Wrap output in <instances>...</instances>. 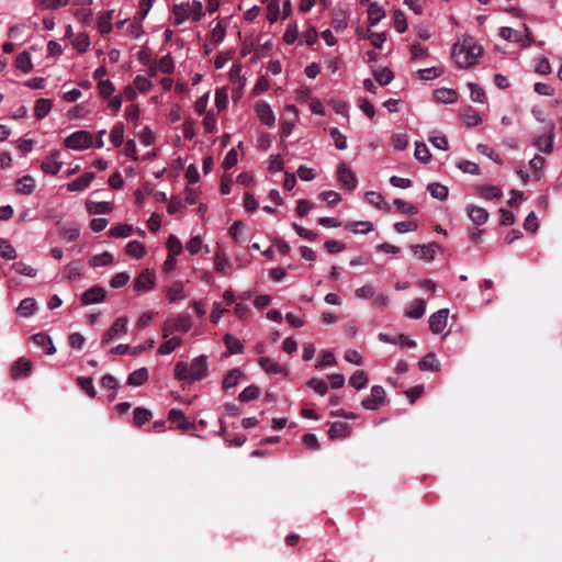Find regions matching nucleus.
<instances>
[{
	"instance_id": "1",
	"label": "nucleus",
	"mask_w": 562,
	"mask_h": 562,
	"mask_svg": "<svg viewBox=\"0 0 562 562\" xmlns=\"http://www.w3.org/2000/svg\"><path fill=\"white\" fill-rule=\"evenodd\" d=\"M482 54V47L469 35L462 36V38L454 43L452 48V58L460 68L474 66Z\"/></svg>"
},
{
	"instance_id": "2",
	"label": "nucleus",
	"mask_w": 562,
	"mask_h": 562,
	"mask_svg": "<svg viewBox=\"0 0 562 562\" xmlns=\"http://www.w3.org/2000/svg\"><path fill=\"white\" fill-rule=\"evenodd\" d=\"M207 358L199 356L190 363L180 361L175 367V376L178 380L195 382L203 380L207 374Z\"/></svg>"
},
{
	"instance_id": "3",
	"label": "nucleus",
	"mask_w": 562,
	"mask_h": 562,
	"mask_svg": "<svg viewBox=\"0 0 562 562\" xmlns=\"http://www.w3.org/2000/svg\"><path fill=\"white\" fill-rule=\"evenodd\" d=\"M175 23L182 24L187 20L199 21L203 15V4L201 1L193 0L176 4L172 9Z\"/></svg>"
},
{
	"instance_id": "4",
	"label": "nucleus",
	"mask_w": 562,
	"mask_h": 562,
	"mask_svg": "<svg viewBox=\"0 0 562 562\" xmlns=\"http://www.w3.org/2000/svg\"><path fill=\"white\" fill-rule=\"evenodd\" d=\"M66 148L71 150H86L93 146V134L89 131H76L64 139Z\"/></svg>"
},
{
	"instance_id": "5",
	"label": "nucleus",
	"mask_w": 562,
	"mask_h": 562,
	"mask_svg": "<svg viewBox=\"0 0 562 562\" xmlns=\"http://www.w3.org/2000/svg\"><path fill=\"white\" fill-rule=\"evenodd\" d=\"M191 329V319L189 314H180L169 318L164 323V338H168L173 333L186 334Z\"/></svg>"
},
{
	"instance_id": "6",
	"label": "nucleus",
	"mask_w": 562,
	"mask_h": 562,
	"mask_svg": "<svg viewBox=\"0 0 562 562\" xmlns=\"http://www.w3.org/2000/svg\"><path fill=\"white\" fill-rule=\"evenodd\" d=\"M128 317H117L112 326L103 334L102 345H108L114 339L123 337L127 333Z\"/></svg>"
},
{
	"instance_id": "7",
	"label": "nucleus",
	"mask_w": 562,
	"mask_h": 562,
	"mask_svg": "<svg viewBox=\"0 0 562 562\" xmlns=\"http://www.w3.org/2000/svg\"><path fill=\"white\" fill-rule=\"evenodd\" d=\"M409 249L419 260L430 262L434 260L436 251L440 250V246L432 241L427 245H412Z\"/></svg>"
},
{
	"instance_id": "8",
	"label": "nucleus",
	"mask_w": 562,
	"mask_h": 562,
	"mask_svg": "<svg viewBox=\"0 0 562 562\" xmlns=\"http://www.w3.org/2000/svg\"><path fill=\"white\" fill-rule=\"evenodd\" d=\"M385 400V391L381 385H374L371 387L370 396L361 402L364 409L375 411Z\"/></svg>"
},
{
	"instance_id": "9",
	"label": "nucleus",
	"mask_w": 562,
	"mask_h": 562,
	"mask_svg": "<svg viewBox=\"0 0 562 562\" xmlns=\"http://www.w3.org/2000/svg\"><path fill=\"white\" fill-rule=\"evenodd\" d=\"M258 363L260 368L268 374L277 375V374H283L288 375L289 370L284 364H281L279 361L269 358V357H261L258 359Z\"/></svg>"
},
{
	"instance_id": "10",
	"label": "nucleus",
	"mask_w": 562,
	"mask_h": 562,
	"mask_svg": "<svg viewBox=\"0 0 562 562\" xmlns=\"http://www.w3.org/2000/svg\"><path fill=\"white\" fill-rule=\"evenodd\" d=\"M449 310L441 308L436 313L431 314L429 317V328L432 334H441L448 323Z\"/></svg>"
},
{
	"instance_id": "11",
	"label": "nucleus",
	"mask_w": 562,
	"mask_h": 562,
	"mask_svg": "<svg viewBox=\"0 0 562 562\" xmlns=\"http://www.w3.org/2000/svg\"><path fill=\"white\" fill-rule=\"evenodd\" d=\"M156 277L149 269L143 270L134 282V289L137 292H147L154 289Z\"/></svg>"
},
{
	"instance_id": "12",
	"label": "nucleus",
	"mask_w": 562,
	"mask_h": 562,
	"mask_svg": "<svg viewBox=\"0 0 562 562\" xmlns=\"http://www.w3.org/2000/svg\"><path fill=\"white\" fill-rule=\"evenodd\" d=\"M106 297V291L104 288L94 285L86 290L81 294V303L83 305H91L102 303Z\"/></svg>"
},
{
	"instance_id": "13",
	"label": "nucleus",
	"mask_w": 562,
	"mask_h": 562,
	"mask_svg": "<svg viewBox=\"0 0 562 562\" xmlns=\"http://www.w3.org/2000/svg\"><path fill=\"white\" fill-rule=\"evenodd\" d=\"M338 180L347 190L352 191L357 187V179L353 171L346 165L340 164L337 169Z\"/></svg>"
},
{
	"instance_id": "14",
	"label": "nucleus",
	"mask_w": 562,
	"mask_h": 562,
	"mask_svg": "<svg viewBox=\"0 0 562 562\" xmlns=\"http://www.w3.org/2000/svg\"><path fill=\"white\" fill-rule=\"evenodd\" d=\"M553 140L554 132L553 125H551L543 135L533 138L532 145L536 146L539 150L546 154H550L553 149Z\"/></svg>"
},
{
	"instance_id": "15",
	"label": "nucleus",
	"mask_w": 562,
	"mask_h": 562,
	"mask_svg": "<svg viewBox=\"0 0 562 562\" xmlns=\"http://www.w3.org/2000/svg\"><path fill=\"white\" fill-rule=\"evenodd\" d=\"M259 121L267 126H273L276 123V115L271 106L267 102H258L255 108Z\"/></svg>"
},
{
	"instance_id": "16",
	"label": "nucleus",
	"mask_w": 562,
	"mask_h": 562,
	"mask_svg": "<svg viewBox=\"0 0 562 562\" xmlns=\"http://www.w3.org/2000/svg\"><path fill=\"white\" fill-rule=\"evenodd\" d=\"M60 151H52L42 162V170L45 173L56 175L63 167V162L59 161Z\"/></svg>"
},
{
	"instance_id": "17",
	"label": "nucleus",
	"mask_w": 562,
	"mask_h": 562,
	"mask_svg": "<svg viewBox=\"0 0 562 562\" xmlns=\"http://www.w3.org/2000/svg\"><path fill=\"white\" fill-rule=\"evenodd\" d=\"M426 311V302L423 299L413 300L405 308V316L412 319H419Z\"/></svg>"
},
{
	"instance_id": "18",
	"label": "nucleus",
	"mask_w": 562,
	"mask_h": 562,
	"mask_svg": "<svg viewBox=\"0 0 562 562\" xmlns=\"http://www.w3.org/2000/svg\"><path fill=\"white\" fill-rule=\"evenodd\" d=\"M32 363L26 358H19L11 369V376L12 379L16 380L20 378L27 376L31 372Z\"/></svg>"
},
{
	"instance_id": "19",
	"label": "nucleus",
	"mask_w": 562,
	"mask_h": 562,
	"mask_svg": "<svg viewBox=\"0 0 562 562\" xmlns=\"http://www.w3.org/2000/svg\"><path fill=\"white\" fill-rule=\"evenodd\" d=\"M166 295L170 303L183 301L187 297L184 284L181 281H175L167 288Z\"/></svg>"
},
{
	"instance_id": "20",
	"label": "nucleus",
	"mask_w": 562,
	"mask_h": 562,
	"mask_svg": "<svg viewBox=\"0 0 562 562\" xmlns=\"http://www.w3.org/2000/svg\"><path fill=\"white\" fill-rule=\"evenodd\" d=\"M468 215L474 225L481 226L488 220V212L481 206L469 205Z\"/></svg>"
},
{
	"instance_id": "21",
	"label": "nucleus",
	"mask_w": 562,
	"mask_h": 562,
	"mask_svg": "<svg viewBox=\"0 0 562 562\" xmlns=\"http://www.w3.org/2000/svg\"><path fill=\"white\" fill-rule=\"evenodd\" d=\"M86 210L89 214H108L112 212L113 204L106 201L97 202L92 200H87Z\"/></svg>"
},
{
	"instance_id": "22",
	"label": "nucleus",
	"mask_w": 562,
	"mask_h": 562,
	"mask_svg": "<svg viewBox=\"0 0 562 562\" xmlns=\"http://www.w3.org/2000/svg\"><path fill=\"white\" fill-rule=\"evenodd\" d=\"M93 178H94L93 172H87V173L74 179L72 181H70L67 184V189L70 192L82 191L89 187V184L91 183Z\"/></svg>"
},
{
	"instance_id": "23",
	"label": "nucleus",
	"mask_w": 562,
	"mask_h": 562,
	"mask_svg": "<svg viewBox=\"0 0 562 562\" xmlns=\"http://www.w3.org/2000/svg\"><path fill=\"white\" fill-rule=\"evenodd\" d=\"M31 339L35 345L44 348L46 355H54L56 352L53 340L48 335L44 333H37L34 334Z\"/></svg>"
},
{
	"instance_id": "24",
	"label": "nucleus",
	"mask_w": 562,
	"mask_h": 562,
	"mask_svg": "<svg viewBox=\"0 0 562 562\" xmlns=\"http://www.w3.org/2000/svg\"><path fill=\"white\" fill-rule=\"evenodd\" d=\"M366 200L369 204L375 206L376 209L387 213L390 212L391 207L389 203L385 201L384 196L374 191H369L366 193Z\"/></svg>"
},
{
	"instance_id": "25",
	"label": "nucleus",
	"mask_w": 562,
	"mask_h": 562,
	"mask_svg": "<svg viewBox=\"0 0 562 562\" xmlns=\"http://www.w3.org/2000/svg\"><path fill=\"white\" fill-rule=\"evenodd\" d=\"M114 262V257L109 251L93 255L89 258L88 263L92 268L106 267Z\"/></svg>"
},
{
	"instance_id": "26",
	"label": "nucleus",
	"mask_w": 562,
	"mask_h": 562,
	"mask_svg": "<svg viewBox=\"0 0 562 562\" xmlns=\"http://www.w3.org/2000/svg\"><path fill=\"white\" fill-rule=\"evenodd\" d=\"M64 276L69 281H77L83 278V267L77 262H69L64 267Z\"/></svg>"
},
{
	"instance_id": "27",
	"label": "nucleus",
	"mask_w": 562,
	"mask_h": 562,
	"mask_svg": "<svg viewBox=\"0 0 562 562\" xmlns=\"http://www.w3.org/2000/svg\"><path fill=\"white\" fill-rule=\"evenodd\" d=\"M348 25L347 12L342 9H334L331 18V26L336 32L345 30Z\"/></svg>"
},
{
	"instance_id": "28",
	"label": "nucleus",
	"mask_w": 562,
	"mask_h": 562,
	"mask_svg": "<svg viewBox=\"0 0 562 562\" xmlns=\"http://www.w3.org/2000/svg\"><path fill=\"white\" fill-rule=\"evenodd\" d=\"M175 64L172 57L167 54L162 56L159 60L156 67H154L150 71V76H155L157 71H160L162 74L169 75L173 72Z\"/></svg>"
},
{
	"instance_id": "29",
	"label": "nucleus",
	"mask_w": 562,
	"mask_h": 562,
	"mask_svg": "<svg viewBox=\"0 0 562 562\" xmlns=\"http://www.w3.org/2000/svg\"><path fill=\"white\" fill-rule=\"evenodd\" d=\"M435 99L440 103L450 104L458 100V93L453 89L440 88L435 91Z\"/></svg>"
},
{
	"instance_id": "30",
	"label": "nucleus",
	"mask_w": 562,
	"mask_h": 562,
	"mask_svg": "<svg viewBox=\"0 0 562 562\" xmlns=\"http://www.w3.org/2000/svg\"><path fill=\"white\" fill-rule=\"evenodd\" d=\"M168 418L172 422H178V428L181 429V430H189V429H194L195 426L193 423L191 422H188L183 415V413L179 409H170L169 414H168Z\"/></svg>"
},
{
	"instance_id": "31",
	"label": "nucleus",
	"mask_w": 562,
	"mask_h": 562,
	"mask_svg": "<svg viewBox=\"0 0 562 562\" xmlns=\"http://www.w3.org/2000/svg\"><path fill=\"white\" fill-rule=\"evenodd\" d=\"M36 311V301L33 297L22 300L16 307V313L22 317H30Z\"/></svg>"
},
{
	"instance_id": "32",
	"label": "nucleus",
	"mask_w": 562,
	"mask_h": 562,
	"mask_svg": "<svg viewBox=\"0 0 562 562\" xmlns=\"http://www.w3.org/2000/svg\"><path fill=\"white\" fill-rule=\"evenodd\" d=\"M114 10L103 12L98 19V31L102 34H108L112 31V20Z\"/></svg>"
},
{
	"instance_id": "33",
	"label": "nucleus",
	"mask_w": 562,
	"mask_h": 562,
	"mask_svg": "<svg viewBox=\"0 0 562 562\" xmlns=\"http://www.w3.org/2000/svg\"><path fill=\"white\" fill-rule=\"evenodd\" d=\"M148 380V370L139 368L134 370L127 378V384L131 386H140Z\"/></svg>"
},
{
	"instance_id": "34",
	"label": "nucleus",
	"mask_w": 562,
	"mask_h": 562,
	"mask_svg": "<svg viewBox=\"0 0 562 562\" xmlns=\"http://www.w3.org/2000/svg\"><path fill=\"white\" fill-rule=\"evenodd\" d=\"M350 434L349 425L342 422H336L330 425L328 435L331 439L345 438Z\"/></svg>"
},
{
	"instance_id": "35",
	"label": "nucleus",
	"mask_w": 562,
	"mask_h": 562,
	"mask_svg": "<svg viewBox=\"0 0 562 562\" xmlns=\"http://www.w3.org/2000/svg\"><path fill=\"white\" fill-rule=\"evenodd\" d=\"M35 188V180L31 176H24L20 178L15 183L18 193L31 194Z\"/></svg>"
},
{
	"instance_id": "36",
	"label": "nucleus",
	"mask_w": 562,
	"mask_h": 562,
	"mask_svg": "<svg viewBox=\"0 0 562 562\" xmlns=\"http://www.w3.org/2000/svg\"><path fill=\"white\" fill-rule=\"evenodd\" d=\"M59 232L64 239H66L67 241H74L80 235V227L75 223L65 224L60 225Z\"/></svg>"
},
{
	"instance_id": "37",
	"label": "nucleus",
	"mask_w": 562,
	"mask_h": 562,
	"mask_svg": "<svg viewBox=\"0 0 562 562\" xmlns=\"http://www.w3.org/2000/svg\"><path fill=\"white\" fill-rule=\"evenodd\" d=\"M418 368L422 371H439L440 363L435 353H428L418 362Z\"/></svg>"
},
{
	"instance_id": "38",
	"label": "nucleus",
	"mask_w": 562,
	"mask_h": 562,
	"mask_svg": "<svg viewBox=\"0 0 562 562\" xmlns=\"http://www.w3.org/2000/svg\"><path fill=\"white\" fill-rule=\"evenodd\" d=\"M224 342L227 348L226 355H238L241 353L244 350V346L236 337H234L231 334H226L224 336Z\"/></svg>"
},
{
	"instance_id": "39",
	"label": "nucleus",
	"mask_w": 562,
	"mask_h": 562,
	"mask_svg": "<svg viewBox=\"0 0 562 562\" xmlns=\"http://www.w3.org/2000/svg\"><path fill=\"white\" fill-rule=\"evenodd\" d=\"M125 252L130 257L140 259L145 255L146 249L144 244H142L140 241L132 240L127 243V245L125 246Z\"/></svg>"
},
{
	"instance_id": "40",
	"label": "nucleus",
	"mask_w": 562,
	"mask_h": 562,
	"mask_svg": "<svg viewBox=\"0 0 562 562\" xmlns=\"http://www.w3.org/2000/svg\"><path fill=\"white\" fill-rule=\"evenodd\" d=\"M476 190L481 196L487 200H498L503 195L502 190L496 186H480Z\"/></svg>"
},
{
	"instance_id": "41",
	"label": "nucleus",
	"mask_w": 562,
	"mask_h": 562,
	"mask_svg": "<svg viewBox=\"0 0 562 562\" xmlns=\"http://www.w3.org/2000/svg\"><path fill=\"white\" fill-rule=\"evenodd\" d=\"M355 234H369L374 229V226L369 221L351 222L346 225Z\"/></svg>"
},
{
	"instance_id": "42",
	"label": "nucleus",
	"mask_w": 562,
	"mask_h": 562,
	"mask_svg": "<svg viewBox=\"0 0 562 562\" xmlns=\"http://www.w3.org/2000/svg\"><path fill=\"white\" fill-rule=\"evenodd\" d=\"M429 194L437 200L445 201L448 198V188L443 184L432 182L427 187Z\"/></svg>"
},
{
	"instance_id": "43",
	"label": "nucleus",
	"mask_w": 562,
	"mask_h": 562,
	"mask_svg": "<svg viewBox=\"0 0 562 562\" xmlns=\"http://www.w3.org/2000/svg\"><path fill=\"white\" fill-rule=\"evenodd\" d=\"M15 66L24 74H29L33 69L31 56L27 52L20 53L15 58Z\"/></svg>"
},
{
	"instance_id": "44",
	"label": "nucleus",
	"mask_w": 562,
	"mask_h": 562,
	"mask_svg": "<svg viewBox=\"0 0 562 562\" xmlns=\"http://www.w3.org/2000/svg\"><path fill=\"white\" fill-rule=\"evenodd\" d=\"M52 110V101L48 99H38L34 106V115L37 120L44 119Z\"/></svg>"
},
{
	"instance_id": "45",
	"label": "nucleus",
	"mask_w": 562,
	"mask_h": 562,
	"mask_svg": "<svg viewBox=\"0 0 562 562\" xmlns=\"http://www.w3.org/2000/svg\"><path fill=\"white\" fill-rule=\"evenodd\" d=\"M384 10L380 5L374 2L370 3L368 8V21L370 25L378 24L384 18Z\"/></svg>"
},
{
	"instance_id": "46",
	"label": "nucleus",
	"mask_w": 562,
	"mask_h": 562,
	"mask_svg": "<svg viewBox=\"0 0 562 562\" xmlns=\"http://www.w3.org/2000/svg\"><path fill=\"white\" fill-rule=\"evenodd\" d=\"M349 384L356 389L357 391H360L364 389L368 384V376L367 373L362 370L356 371L349 379Z\"/></svg>"
},
{
	"instance_id": "47",
	"label": "nucleus",
	"mask_w": 562,
	"mask_h": 562,
	"mask_svg": "<svg viewBox=\"0 0 562 562\" xmlns=\"http://www.w3.org/2000/svg\"><path fill=\"white\" fill-rule=\"evenodd\" d=\"M165 339H166V341L162 345H160V347L158 349V352L160 355L171 353L182 342L181 338L178 336H172V337L169 336L168 338H165Z\"/></svg>"
},
{
	"instance_id": "48",
	"label": "nucleus",
	"mask_w": 562,
	"mask_h": 562,
	"mask_svg": "<svg viewBox=\"0 0 562 562\" xmlns=\"http://www.w3.org/2000/svg\"><path fill=\"white\" fill-rule=\"evenodd\" d=\"M414 156L418 161H420L423 164H427L431 160V155L429 153V149H428L427 145L423 142H417L415 144Z\"/></svg>"
},
{
	"instance_id": "49",
	"label": "nucleus",
	"mask_w": 562,
	"mask_h": 562,
	"mask_svg": "<svg viewBox=\"0 0 562 562\" xmlns=\"http://www.w3.org/2000/svg\"><path fill=\"white\" fill-rule=\"evenodd\" d=\"M133 233V226L128 224H120L117 226L112 227L109 231V236L113 238H126L130 237Z\"/></svg>"
},
{
	"instance_id": "50",
	"label": "nucleus",
	"mask_w": 562,
	"mask_h": 562,
	"mask_svg": "<svg viewBox=\"0 0 562 562\" xmlns=\"http://www.w3.org/2000/svg\"><path fill=\"white\" fill-rule=\"evenodd\" d=\"M110 139L115 147H120L124 142V125L115 123L110 133Z\"/></svg>"
},
{
	"instance_id": "51",
	"label": "nucleus",
	"mask_w": 562,
	"mask_h": 562,
	"mask_svg": "<svg viewBox=\"0 0 562 562\" xmlns=\"http://www.w3.org/2000/svg\"><path fill=\"white\" fill-rule=\"evenodd\" d=\"M462 119L468 126H477L481 123V116L471 106L465 108L462 112Z\"/></svg>"
},
{
	"instance_id": "52",
	"label": "nucleus",
	"mask_w": 562,
	"mask_h": 562,
	"mask_svg": "<svg viewBox=\"0 0 562 562\" xmlns=\"http://www.w3.org/2000/svg\"><path fill=\"white\" fill-rule=\"evenodd\" d=\"M394 205L396 206L397 211L405 215H416L418 213V209L411 202H407L402 199H395Z\"/></svg>"
},
{
	"instance_id": "53",
	"label": "nucleus",
	"mask_w": 562,
	"mask_h": 562,
	"mask_svg": "<svg viewBox=\"0 0 562 562\" xmlns=\"http://www.w3.org/2000/svg\"><path fill=\"white\" fill-rule=\"evenodd\" d=\"M443 74V69L440 67H429L419 69L417 71L418 78L425 81L436 79Z\"/></svg>"
},
{
	"instance_id": "54",
	"label": "nucleus",
	"mask_w": 562,
	"mask_h": 562,
	"mask_svg": "<svg viewBox=\"0 0 562 562\" xmlns=\"http://www.w3.org/2000/svg\"><path fill=\"white\" fill-rule=\"evenodd\" d=\"M468 87L470 89V97L473 102L485 103L486 94L483 88L474 82H469Z\"/></svg>"
},
{
	"instance_id": "55",
	"label": "nucleus",
	"mask_w": 562,
	"mask_h": 562,
	"mask_svg": "<svg viewBox=\"0 0 562 562\" xmlns=\"http://www.w3.org/2000/svg\"><path fill=\"white\" fill-rule=\"evenodd\" d=\"M241 376V372L238 369L229 370L223 380V387L231 389L237 385L239 379Z\"/></svg>"
},
{
	"instance_id": "56",
	"label": "nucleus",
	"mask_w": 562,
	"mask_h": 562,
	"mask_svg": "<svg viewBox=\"0 0 562 562\" xmlns=\"http://www.w3.org/2000/svg\"><path fill=\"white\" fill-rule=\"evenodd\" d=\"M150 417H151V413H150V411H148L146 408L137 407L134 409L133 419H134V424L136 426H142V425L148 423Z\"/></svg>"
},
{
	"instance_id": "57",
	"label": "nucleus",
	"mask_w": 562,
	"mask_h": 562,
	"mask_svg": "<svg viewBox=\"0 0 562 562\" xmlns=\"http://www.w3.org/2000/svg\"><path fill=\"white\" fill-rule=\"evenodd\" d=\"M329 135L339 150L347 148V137L336 127L329 130Z\"/></svg>"
},
{
	"instance_id": "58",
	"label": "nucleus",
	"mask_w": 562,
	"mask_h": 562,
	"mask_svg": "<svg viewBox=\"0 0 562 562\" xmlns=\"http://www.w3.org/2000/svg\"><path fill=\"white\" fill-rule=\"evenodd\" d=\"M280 18V2L279 0H270L267 5V19L272 24Z\"/></svg>"
},
{
	"instance_id": "59",
	"label": "nucleus",
	"mask_w": 562,
	"mask_h": 562,
	"mask_svg": "<svg viewBox=\"0 0 562 562\" xmlns=\"http://www.w3.org/2000/svg\"><path fill=\"white\" fill-rule=\"evenodd\" d=\"M457 167L464 173L477 176L481 172L480 166L476 162L470 160H460Z\"/></svg>"
},
{
	"instance_id": "60",
	"label": "nucleus",
	"mask_w": 562,
	"mask_h": 562,
	"mask_svg": "<svg viewBox=\"0 0 562 562\" xmlns=\"http://www.w3.org/2000/svg\"><path fill=\"white\" fill-rule=\"evenodd\" d=\"M260 390L256 385H249L245 387L238 395L241 402L254 401L259 396Z\"/></svg>"
},
{
	"instance_id": "61",
	"label": "nucleus",
	"mask_w": 562,
	"mask_h": 562,
	"mask_svg": "<svg viewBox=\"0 0 562 562\" xmlns=\"http://www.w3.org/2000/svg\"><path fill=\"white\" fill-rule=\"evenodd\" d=\"M418 228L416 221H403L394 224V229L398 234L415 232Z\"/></svg>"
},
{
	"instance_id": "62",
	"label": "nucleus",
	"mask_w": 562,
	"mask_h": 562,
	"mask_svg": "<svg viewBox=\"0 0 562 562\" xmlns=\"http://www.w3.org/2000/svg\"><path fill=\"white\" fill-rule=\"evenodd\" d=\"M130 279H131V277L127 272H125V271L117 272L111 279L110 286L113 289H121L128 283Z\"/></svg>"
},
{
	"instance_id": "63",
	"label": "nucleus",
	"mask_w": 562,
	"mask_h": 562,
	"mask_svg": "<svg viewBox=\"0 0 562 562\" xmlns=\"http://www.w3.org/2000/svg\"><path fill=\"white\" fill-rule=\"evenodd\" d=\"M307 385L308 387H311L315 393L324 396L327 391H328V386H327V383L326 381L322 380V379H317V378H312L308 382H307Z\"/></svg>"
},
{
	"instance_id": "64",
	"label": "nucleus",
	"mask_w": 562,
	"mask_h": 562,
	"mask_svg": "<svg viewBox=\"0 0 562 562\" xmlns=\"http://www.w3.org/2000/svg\"><path fill=\"white\" fill-rule=\"evenodd\" d=\"M0 256L8 260H12L16 256L15 249L7 239H0Z\"/></svg>"
}]
</instances>
